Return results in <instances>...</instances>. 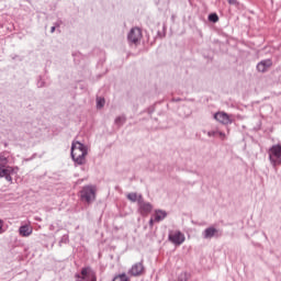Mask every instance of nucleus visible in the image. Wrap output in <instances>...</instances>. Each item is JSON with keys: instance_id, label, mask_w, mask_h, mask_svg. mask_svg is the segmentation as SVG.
<instances>
[{"instance_id": "b1692460", "label": "nucleus", "mask_w": 281, "mask_h": 281, "mask_svg": "<svg viewBox=\"0 0 281 281\" xmlns=\"http://www.w3.org/2000/svg\"><path fill=\"white\" fill-rule=\"evenodd\" d=\"M154 223H155V220L150 218L149 225H150L151 227H153Z\"/></svg>"}, {"instance_id": "ddd939ff", "label": "nucleus", "mask_w": 281, "mask_h": 281, "mask_svg": "<svg viewBox=\"0 0 281 281\" xmlns=\"http://www.w3.org/2000/svg\"><path fill=\"white\" fill-rule=\"evenodd\" d=\"M166 216H168L166 211H161V210L156 211L155 212V221H156V223H159L160 221H164V218H166Z\"/></svg>"}, {"instance_id": "39448f33", "label": "nucleus", "mask_w": 281, "mask_h": 281, "mask_svg": "<svg viewBox=\"0 0 281 281\" xmlns=\"http://www.w3.org/2000/svg\"><path fill=\"white\" fill-rule=\"evenodd\" d=\"M77 281H89L93 278H97L95 272L91 269V267H86L81 269V273L75 274Z\"/></svg>"}, {"instance_id": "9b49d317", "label": "nucleus", "mask_w": 281, "mask_h": 281, "mask_svg": "<svg viewBox=\"0 0 281 281\" xmlns=\"http://www.w3.org/2000/svg\"><path fill=\"white\" fill-rule=\"evenodd\" d=\"M130 273L134 277L144 276V263L138 262L132 266Z\"/></svg>"}, {"instance_id": "412c9836", "label": "nucleus", "mask_w": 281, "mask_h": 281, "mask_svg": "<svg viewBox=\"0 0 281 281\" xmlns=\"http://www.w3.org/2000/svg\"><path fill=\"white\" fill-rule=\"evenodd\" d=\"M229 5H238V0H227Z\"/></svg>"}, {"instance_id": "f3484780", "label": "nucleus", "mask_w": 281, "mask_h": 281, "mask_svg": "<svg viewBox=\"0 0 281 281\" xmlns=\"http://www.w3.org/2000/svg\"><path fill=\"white\" fill-rule=\"evenodd\" d=\"M209 21H211L212 23H218V14L216 13H211L209 15Z\"/></svg>"}, {"instance_id": "4468645a", "label": "nucleus", "mask_w": 281, "mask_h": 281, "mask_svg": "<svg viewBox=\"0 0 281 281\" xmlns=\"http://www.w3.org/2000/svg\"><path fill=\"white\" fill-rule=\"evenodd\" d=\"M112 281H131V278L126 273L116 274Z\"/></svg>"}, {"instance_id": "423d86ee", "label": "nucleus", "mask_w": 281, "mask_h": 281, "mask_svg": "<svg viewBox=\"0 0 281 281\" xmlns=\"http://www.w3.org/2000/svg\"><path fill=\"white\" fill-rule=\"evenodd\" d=\"M169 240L173 245H183V243H186V235H183V233L180 231H170Z\"/></svg>"}, {"instance_id": "a211bd4d", "label": "nucleus", "mask_w": 281, "mask_h": 281, "mask_svg": "<svg viewBox=\"0 0 281 281\" xmlns=\"http://www.w3.org/2000/svg\"><path fill=\"white\" fill-rule=\"evenodd\" d=\"M124 122H126V117H124V116H117L115 119V124H117L119 126H122V124H124Z\"/></svg>"}, {"instance_id": "9d476101", "label": "nucleus", "mask_w": 281, "mask_h": 281, "mask_svg": "<svg viewBox=\"0 0 281 281\" xmlns=\"http://www.w3.org/2000/svg\"><path fill=\"white\" fill-rule=\"evenodd\" d=\"M214 119L221 124H232V119L225 112L215 113Z\"/></svg>"}, {"instance_id": "f03ea898", "label": "nucleus", "mask_w": 281, "mask_h": 281, "mask_svg": "<svg viewBox=\"0 0 281 281\" xmlns=\"http://www.w3.org/2000/svg\"><path fill=\"white\" fill-rule=\"evenodd\" d=\"M0 179L5 178V181L13 183L12 176L16 175V170L11 166H5L8 164V157L5 155L0 156Z\"/></svg>"}, {"instance_id": "dca6fc26", "label": "nucleus", "mask_w": 281, "mask_h": 281, "mask_svg": "<svg viewBox=\"0 0 281 281\" xmlns=\"http://www.w3.org/2000/svg\"><path fill=\"white\" fill-rule=\"evenodd\" d=\"M139 196L137 193H130L127 194L128 201H132V203H135L136 201L139 203Z\"/></svg>"}, {"instance_id": "2eb2a0df", "label": "nucleus", "mask_w": 281, "mask_h": 281, "mask_svg": "<svg viewBox=\"0 0 281 281\" xmlns=\"http://www.w3.org/2000/svg\"><path fill=\"white\" fill-rule=\"evenodd\" d=\"M216 234V228L210 227L204 231L205 238H212Z\"/></svg>"}, {"instance_id": "5701e85b", "label": "nucleus", "mask_w": 281, "mask_h": 281, "mask_svg": "<svg viewBox=\"0 0 281 281\" xmlns=\"http://www.w3.org/2000/svg\"><path fill=\"white\" fill-rule=\"evenodd\" d=\"M218 135H220V137H222V139H225V133L220 132Z\"/></svg>"}, {"instance_id": "4be33fe9", "label": "nucleus", "mask_w": 281, "mask_h": 281, "mask_svg": "<svg viewBox=\"0 0 281 281\" xmlns=\"http://www.w3.org/2000/svg\"><path fill=\"white\" fill-rule=\"evenodd\" d=\"M0 234H3V221L0 220Z\"/></svg>"}, {"instance_id": "6e6552de", "label": "nucleus", "mask_w": 281, "mask_h": 281, "mask_svg": "<svg viewBox=\"0 0 281 281\" xmlns=\"http://www.w3.org/2000/svg\"><path fill=\"white\" fill-rule=\"evenodd\" d=\"M128 41L131 43H139L142 41V30L139 27H134L128 34Z\"/></svg>"}, {"instance_id": "393cba45", "label": "nucleus", "mask_w": 281, "mask_h": 281, "mask_svg": "<svg viewBox=\"0 0 281 281\" xmlns=\"http://www.w3.org/2000/svg\"><path fill=\"white\" fill-rule=\"evenodd\" d=\"M50 32H52V33L56 32V26H53V27L50 29Z\"/></svg>"}, {"instance_id": "f8f14e48", "label": "nucleus", "mask_w": 281, "mask_h": 281, "mask_svg": "<svg viewBox=\"0 0 281 281\" xmlns=\"http://www.w3.org/2000/svg\"><path fill=\"white\" fill-rule=\"evenodd\" d=\"M19 232L21 236L27 237V236H32L33 229H32V226L24 225L20 227Z\"/></svg>"}, {"instance_id": "0eeeda50", "label": "nucleus", "mask_w": 281, "mask_h": 281, "mask_svg": "<svg viewBox=\"0 0 281 281\" xmlns=\"http://www.w3.org/2000/svg\"><path fill=\"white\" fill-rule=\"evenodd\" d=\"M138 212L142 216H148V214L153 212V205L148 202H144V198H142V195H139L138 199Z\"/></svg>"}, {"instance_id": "7ed1b4c3", "label": "nucleus", "mask_w": 281, "mask_h": 281, "mask_svg": "<svg viewBox=\"0 0 281 281\" xmlns=\"http://www.w3.org/2000/svg\"><path fill=\"white\" fill-rule=\"evenodd\" d=\"M95 186H86L79 192L80 200L85 203H93L95 201Z\"/></svg>"}, {"instance_id": "6ab92c4d", "label": "nucleus", "mask_w": 281, "mask_h": 281, "mask_svg": "<svg viewBox=\"0 0 281 281\" xmlns=\"http://www.w3.org/2000/svg\"><path fill=\"white\" fill-rule=\"evenodd\" d=\"M104 98H97V106L98 109H102L104 106Z\"/></svg>"}, {"instance_id": "20e7f679", "label": "nucleus", "mask_w": 281, "mask_h": 281, "mask_svg": "<svg viewBox=\"0 0 281 281\" xmlns=\"http://www.w3.org/2000/svg\"><path fill=\"white\" fill-rule=\"evenodd\" d=\"M268 155L273 166H281V144L273 145L269 149Z\"/></svg>"}, {"instance_id": "f257e3e1", "label": "nucleus", "mask_w": 281, "mask_h": 281, "mask_svg": "<svg viewBox=\"0 0 281 281\" xmlns=\"http://www.w3.org/2000/svg\"><path fill=\"white\" fill-rule=\"evenodd\" d=\"M87 146L82 145L80 142H72L71 144V157L75 164L82 166L87 164Z\"/></svg>"}, {"instance_id": "aec40b11", "label": "nucleus", "mask_w": 281, "mask_h": 281, "mask_svg": "<svg viewBox=\"0 0 281 281\" xmlns=\"http://www.w3.org/2000/svg\"><path fill=\"white\" fill-rule=\"evenodd\" d=\"M176 281H188V274L186 272H181Z\"/></svg>"}, {"instance_id": "a878e982", "label": "nucleus", "mask_w": 281, "mask_h": 281, "mask_svg": "<svg viewBox=\"0 0 281 281\" xmlns=\"http://www.w3.org/2000/svg\"><path fill=\"white\" fill-rule=\"evenodd\" d=\"M90 281H98V277H93Z\"/></svg>"}, {"instance_id": "1a4fd4ad", "label": "nucleus", "mask_w": 281, "mask_h": 281, "mask_svg": "<svg viewBox=\"0 0 281 281\" xmlns=\"http://www.w3.org/2000/svg\"><path fill=\"white\" fill-rule=\"evenodd\" d=\"M271 67H273L271 59L261 60L257 64V71L265 74V71L271 69Z\"/></svg>"}]
</instances>
